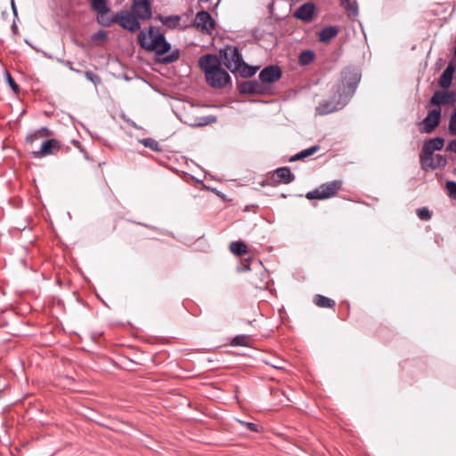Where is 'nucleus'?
I'll use <instances>...</instances> for the list:
<instances>
[{"mask_svg": "<svg viewBox=\"0 0 456 456\" xmlns=\"http://www.w3.org/2000/svg\"><path fill=\"white\" fill-rule=\"evenodd\" d=\"M360 79L361 74L357 69H344L330 99L320 102L316 112L319 115H327L343 109L354 95Z\"/></svg>", "mask_w": 456, "mask_h": 456, "instance_id": "obj_1", "label": "nucleus"}, {"mask_svg": "<svg viewBox=\"0 0 456 456\" xmlns=\"http://www.w3.org/2000/svg\"><path fill=\"white\" fill-rule=\"evenodd\" d=\"M140 46L149 52H154L160 56L168 53L171 44L166 40L163 34L156 32L154 27H150L148 32L141 30L137 37Z\"/></svg>", "mask_w": 456, "mask_h": 456, "instance_id": "obj_2", "label": "nucleus"}, {"mask_svg": "<svg viewBox=\"0 0 456 456\" xmlns=\"http://www.w3.org/2000/svg\"><path fill=\"white\" fill-rule=\"evenodd\" d=\"M342 187L340 180H334L326 183L321 184L314 191H308L305 195L309 200H326L335 196Z\"/></svg>", "mask_w": 456, "mask_h": 456, "instance_id": "obj_3", "label": "nucleus"}, {"mask_svg": "<svg viewBox=\"0 0 456 456\" xmlns=\"http://www.w3.org/2000/svg\"><path fill=\"white\" fill-rule=\"evenodd\" d=\"M220 55L223 57L224 66L233 74L241 66L243 61L242 55L237 46L226 45L220 50Z\"/></svg>", "mask_w": 456, "mask_h": 456, "instance_id": "obj_4", "label": "nucleus"}, {"mask_svg": "<svg viewBox=\"0 0 456 456\" xmlns=\"http://www.w3.org/2000/svg\"><path fill=\"white\" fill-rule=\"evenodd\" d=\"M116 24L129 32H135L141 28V23L129 11L124 10L116 12Z\"/></svg>", "mask_w": 456, "mask_h": 456, "instance_id": "obj_5", "label": "nucleus"}, {"mask_svg": "<svg viewBox=\"0 0 456 456\" xmlns=\"http://www.w3.org/2000/svg\"><path fill=\"white\" fill-rule=\"evenodd\" d=\"M238 90L242 94L265 95L269 93V87L261 81L248 80L238 85Z\"/></svg>", "mask_w": 456, "mask_h": 456, "instance_id": "obj_6", "label": "nucleus"}, {"mask_svg": "<svg viewBox=\"0 0 456 456\" xmlns=\"http://www.w3.org/2000/svg\"><path fill=\"white\" fill-rule=\"evenodd\" d=\"M137 20H150L152 16V8L150 0H133L130 11Z\"/></svg>", "mask_w": 456, "mask_h": 456, "instance_id": "obj_7", "label": "nucleus"}, {"mask_svg": "<svg viewBox=\"0 0 456 456\" xmlns=\"http://www.w3.org/2000/svg\"><path fill=\"white\" fill-rule=\"evenodd\" d=\"M205 77L208 84L213 88L221 89L231 83L230 75L222 67Z\"/></svg>", "mask_w": 456, "mask_h": 456, "instance_id": "obj_8", "label": "nucleus"}, {"mask_svg": "<svg viewBox=\"0 0 456 456\" xmlns=\"http://www.w3.org/2000/svg\"><path fill=\"white\" fill-rule=\"evenodd\" d=\"M222 62L216 54L208 53L199 60V66L205 73V76L221 68Z\"/></svg>", "mask_w": 456, "mask_h": 456, "instance_id": "obj_9", "label": "nucleus"}, {"mask_svg": "<svg viewBox=\"0 0 456 456\" xmlns=\"http://www.w3.org/2000/svg\"><path fill=\"white\" fill-rule=\"evenodd\" d=\"M441 119V110L434 109L428 111L427 117L422 121L421 133L430 134L439 125Z\"/></svg>", "mask_w": 456, "mask_h": 456, "instance_id": "obj_10", "label": "nucleus"}, {"mask_svg": "<svg viewBox=\"0 0 456 456\" xmlns=\"http://www.w3.org/2000/svg\"><path fill=\"white\" fill-rule=\"evenodd\" d=\"M282 72L279 66L270 65L263 69L259 73V79L264 85L272 84L281 77Z\"/></svg>", "mask_w": 456, "mask_h": 456, "instance_id": "obj_11", "label": "nucleus"}, {"mask_svg": "<svg viewBox=\"0 0 456 456\" xmlns=\"http://www.w3.org/2000/svg\"><path fill=\"white\" fill-rule=\"evenodd\" d=\"M61 150V142L56 139H48L45 141L40 150L33 151L35 158H43L48 155L56 154Z\"/></svg>", "mask_w": 456, "mask_h": 456, "instance_id": "obj_12", "label": "nucleus"}, {"mask_svg": "<svg viewBox=\"0 0 456 456\" xmlns=\"http://www.w3.org/2000/svg\"><path fill=\"white\" fill-rule=\"evenodd\" d=\"M194 23L197 28H200L201 30H205L208 33L214 30L216 26L210 13L204 10L196 14Z\"/></svg>", "mask_w": 456, "mask_h": 456, "instance_id": "obj_13", "label": "nucleus"}, {"mask_svg": "<svg viewBox=\"0 0 456 456\" xmlns=\"http://www.w3.org/2000/svg\"><path fill=\"white\" fill-rule=\"evenodd\" d=\"M455 94L449 91H436L430 99V104L433 106H441L455 102Z\"/></svg>", "mask_w": 456, "mask_h": 456, "instance_id": "obj_14", "label": "nucleus"}, {"mask_svg": "<svg viewBox=\"0 0 456 456\" xmlns=\"http://www.w3.org/2000/svg\"><path fill=\"white\" fill-rule=\"evenodd\" d=\"M315 12V5L313 3H305L299 6L294 12V16L305 22L312 21Z\"/></svg>", "mask_w": 456, "mask_h": 456, "instance_id": "obj_15", "label": "nucleus"}, {"mask_svg": "<svg viewBox=\"0 0 456 456\" xmlns=\"http://www.w3.org/2000/svg\"><path fill=\"white\" fill-rule=\"evenodd\" d=\"M273 177L275 182L285 184L290 183L295 179V175L291 173L290 168L288 167L277 168L274 171Z\"/></svg>", "mask_w": 456, "mask_h": 456, "instance_id": "obj_16", "label": "nucleus"}, {"mask_svg": "<svg viewBox=\"0 0 456 456\" xmlns=\"http://www.w3.org/2000/svg\"><path fill=\"white\" fill-rule=\"evenodd\" d=\"M444 145V140L442 137H436L426 142L422 147L423 151L428 154H433L435 151H440Z\"/></svg>", "mask_w": 456, "mask_h": 456, "instance_id": "obj_17", "label": "nucleus"}, {"mask_svg": "<svg viewBox=\"0 0 456 456\" xmlns=\"http://www.w3.org/2000/svg\"><path fill=\"white\" fill-rule=\"evenodd\" d=\"M338 34V28L335 26H329L323 28L319 32V40L322 43H329Z\"/></svg>", "mask_w": 456, "mask_h": 456, "instance_id": "obj_18", "label": "nucleus"}, {"mask_svg": "<svg viewBox=\"0 0 456 456\" xmlns=\"http://www.w3.org/2000/svg\"><path fill=\"white\" fill-rule=\"evenodd\" d=\"M454 68L452 64L448 65L445 69L443 71L442 75L439 77V86L443 88H448L452 80Z\"/></svg>", "mask_w": 456, "mask_h": 456, "instance_id": "obj_19", "label": "nucleus"}, {"mask_svg": "<svg viewBox=\"0 0 456 456\" xmlns=\"http://www.w3.org/2000/svg\"><path fill=\"white\" fill-rule=\"evenodd\" d=\"M314 303L320 308H334L336 305L333 299L320 294L314 297Z\"/></svg>", "mask_w": 456, "mask_h": 456, "instance_id": "obj_20", "label": "nucleus"}, {"mask_svg": "<svg viewBox=\"0 0 456 456\" xmlns=\"http://www.w3.org/2000/svg\"><path fill=\"white\" fill-rule=\"evenodd\" d=\"M52 134V131H50L46 127H41L40 129L35 131L34 133L28 134L26 137V142L28 143H33L35 141L43 138V137H48Z\"/></svg>", "mask_w": 456, "mask_h": 456, "instance_id": "obj_21", "label": "nucleus"}, {"mask_svg": "<svg viewBox=\"0 0 456 456\" xmlns=\"http://www.w3.org/2000/svg\"><path fill=\"white\" fill-rule=\"evenodd\" d=\"M158 19L161 21V23L167 26L169 28H175L178 27L179 22L181 20V17L179 15H170V16H162L159 15Z\"/></svg>", "mask_w": 456, "mask_h": 456, "instance_id": "obj_22", "label": "nucleus"}, {"mask_svg": "<svg viewBox=\"0 0 456 456\" xmlns=\"http://www.w3.org/2000/svg\"><path fill=\"white\" fill-rule=\"evenodd\" d=\"M90 5L97 14H107L110 11L107 0H90Z\"/></svg>", "mask_w": 456, "mask_h": 456, "instance_id": "obj_23", "label": "nucleus"}, {"mask_svg": "<svg viewBox=\"0 0 456 456\" xmlns=\"http://www.w3.org/2000/svg\"><path fill=\"white\" fill-rule=\"evenodd\" d=\"M229 248L232 253H233L235 256H242L248 253V247L247 245L240 240H235L230 243Z\"/></svg>", "mask_w": 456, "mask_h": 456, "instance_id": "obj_24", "label": "nucleus"}, {"mask_svg": "<svg viewBox=\"0 0 456 456\" xmlns=\"http://www.w3.org/2000/svg\"><path fill=\"white\" fill-rule=\"evenodd\" d=\"M257 67H254V66H250L248 64H247L244 60L241 61V66L240 67V69L238 70H236V73H239L240 77H253L256 70H257Z\"/></svg>", "mask_w": 456, "mask_h": 456, "instance_id": "obj_25", "label": "nucleus"}, {"mask_svg": "<svg viewBox=\"0 0 456 456\" xmlns=\"http://www.w3.org/2000/svg\"><path fill=\"white\" fill-rule=\"evenodd\" d=\"M320 149V146L319 145H314L308 149H305V150H303L301 151L300 152L293 155L289 161H297V160H301V159H304L307 157H310L312 156L313 154H314L315 152H317Z\"/></svg>", "mask_w": 456, "mask_h": 456, "instance_id": "obj_26", "label": "nucleus"}, {"mask_svg": "<svg viewBox=\"0 0 456 456\" xmlns=\"http://www.w3.org/2000/svg\"><path fill=\"white\" fill-rule=\"evenodd\" d=\"M419 161L421 165V168L425 171H428V169L433 170V154H428L427 152L423 151L421 150V152L419 154Z\"/></svg>", "mask_w": 456, "mask_h": 456, "instance_id": "obj_27", "label": "nucleus"}, {"mask_svg": "<svg viewBox=\"0 0 456 456\" xmlns=\"http://www.w3.org/2000/svg\"><path fill=\"white\" fill-rule=\"evenodd\" d=\"M315 54L312 50H305L298 56V62L302 66H306L314 61Z\"/></svg>", "mask_w": 456, "mask_h": 456, "instance_id": "obj_28", "label": "nucleus"}, {"mask_svg": "<svg viewBox=\"0 0 456 456\" xmlns=\"http://www.w3.org/2000/svg\"><path fill=\"white\" fill-rule=\"evenodd\" d=\"M341 5L352 15L358 13V5L355 0H340Z\"/></svg>", "mask_w": 456, "mask_h": 456, "instance_id": "obj_29", "label": "nucleus"}, {"mask_svg": "<svg viewBox=\"0 0 456 456\" xmlns=\"http://www.w3.org/2000/svg\"><path fill=\"white\" fill-rule=\"evenodd\" d=\"M139 142L142 143L144 147L150 148L151 150L154 151H161V147L155 139L153 138H143L139 140Z\"/></svg>", "mask_w": 456, "mask_h": 456, "instance_id": "obj_30", "label": "nucleus"}, {"mask_svg": "<svg viewBox=\"0 0 456 456\" xmlns=\"http://www.w3.org/2000/svg\"><path fill=\"white\" fill-rule=\"evenodd\" d=\"M116 13L111 17L106 16V14H97V22L102 27H110L116 23Z\"/></svg>", "mask_w": 456, "mask_h": 456, "instance_id": "obj_31", "label": "nucleus"}, {"mask_svg": "<svg viewBox=\"0 0 456 456\" xmlns=\"http://www.w3.org/2000/svg\"><path fill=\"white\" fill-rule=\"evenodd\" d=\"M447 164V159L443 155H440V154H436V155H434L433 154V170L435 169H437V168H443L446 166Z\"/></svg>", "mask_w": 456, "mask_h": 456, "instance_id": "obj_32", "label": "nucleus"}, {"mask_svg": "<svg viewBox=\"0 0 456 456\" xmlns=\"http://www.w3.org/2000/svg\"><path fill=\"white\" fill-rule=\"evenodd\" d=\"M180 57V51L178 49L174 50L170 54L164 56L161 60L162 63L169 64L176 61Z\"/></svg>", "mask_w": 456, "mask_h": 456, "instance_id": "obj_33", "label": "nucleus"}, {"mask_svg": "<svg viewBox=\"0 0 456 456\" xmlns=\"http://www.w3.org/2000/svg\"><path fill=\"white\" fill-rule=\"evenodd\" d=\"M445 188L448 191V196L452 200H456V182L447 181L445 183Z\"/></svg>", "mask_w": 456, "mask_h": 456, "instance_id": "obj_34", "label": "nucleus"}, {"mask_svg": "<svg viewBox=\"0 0 456 456\" xmlns=\"http://www.w3.org/2000/svg\"><path fill=\"white\" fill-rule=\"evenodd\" d=\"M248 340H249V338L248 336H245V335L236 336L235 338H232V345L246 346L248 345Z\"/></svg>", "mask_w": 456, "mask_h": 456, "instance_id": "obj_35", "label": "nucleus"}, {"mask_svg": "<svg viewBox=\"0 0 456 456\" xmlns=\"http://www.w3.org/2000/svg\"><path fill=\"white\" fill-rule=\"evenodd\" d=\"M5 78H6L8 85L12 89V91L15 94H18L20 92V86L15 82L14 78L11 76V74L7 71L5 72Z\"/></svg>", "mask_w": 456, "mask_h": 456, "instance_id": "obj_36", "label": "nucleus"}, {"mask_svg": "<svg viewBox=\"0 0 456 456\" xmlns=\"http://www.w3.org/2000/svg\"><path fill=\"white\" fill-rule=\"evenodd\" d=\"M417 216L420 220L428 221L431 218V213L427 208L417 209Z\"/></svg>", "mask_w": 456, "mask_h": 456, "instance_id": "obj_37", "label": "nucleus"}, {"mask_svg": "<svg viewBox=\"0 0 456 456\" xmlns=\"http://www.w3.org/2000/svg\"><path fill=\"white\" fill-rule=\"evenodd\" d=\"M85 77L87 80L91 81L94 86H97L101 83V77L91 70L86 71Z\"/></svg>", "mask_w": 456, "mask_h": 456, "instance_id": "obj_38", "label": "nucleus"}, {"mask_svg": "<svg viewBox=\"0 0 456 456\" xmlns=\"http://www.w3.org/2000/svg\"><path fill=\"white\" fill-rule=\"evenodd\" d=\"M449 133L452 135H456V110H454L449 120Z\"/></svg>", "mask_w": 456, "mask_h": 456, "instance_id": "obj_39", "label": "nucleus"}, {"mask_svg": "<svg viewBox=\"0 0 456 456\" xmlns=\"http://www.w3.org/2000/svg\"><path fill=\"white\" fill-rule=\"evenodd\" d=\"M240 423L252 432H259L262 429V428L259 425L253 422H246L240 420Z\"/></svg>", "mask_w": 456, "mask_h": 456, "instance_id": "obj_40", "label": "nucleus"}, {"mask_svg": "<svg viewBox=\"0 0 456 456\" xmlns=\"http://www.w3.org/2000/svg\"><path fill=\"white\" fill-rule=\"evenodd\" d=\"M446 151L450 152L456 153V139L452 140L448 142L446 146Z\"/></svg>", "mask_w": 456, "mask_h": 456, "instance_id": "obj_41", "label": "nucleus"}, {"mask_svg": "<svg viewBox=\"0 0 456 456\" xmlns=\"http://www.w3.org/2000/svg\"><path fill=\"white\" fill-rule=\"evenodd\" d=\"M93 39H101V40H105L107 38V34L105 31L103 30H99L98 32H96L93 37Z\"/></svg>", "mask_w": 456, "mask_h": 456, "instance_id": "obj_42", "label": "nucleus"}, {"mask_svg": "<svg viewBox=\"0 0 456 456\" xmlns=\"http://www.w3.org/2000/svg\"><path fill=\"white\" fill-rule=\"evenodd\" d=\"M62 63L69 69H70L71 71H74V72H77V73H81V70L79 69H77L73 67V64L71 61H63Z\"/></svg>", "mask_w": 456, "mask_h": 456, "instance_id": "obj_43", "label": "nucleus"}, {"mask_svg": "<svg viewBox=\"0 0 456 456\" xmlns=\"http://www.w3.org/2000/svg\"><path fill=\"white\" fill-rule=\"evenodd\" d=\"M11 4H12V9L13 14L15 16H17V9H16L15 4H14V0H12Z\"/></svg>", "mask_w": 456, "mask_h": 456, "instance_id": "obj_44", "label": "nucleus"}, {"mask_svg": "<svg viewBox=\"0 0 456 456\" xmlns=\"http://www.w3.org/2000/svg\"><path fill=\"white\" fill-rule=\"evenodd\" d=\"M12 27V29H15L16 28L15 23H13Z\"/></svg>", "mask_w": 456, "mask_h": 456, "instance_id": "obj_45", "label": "nucleus"}]
</instances>
